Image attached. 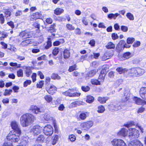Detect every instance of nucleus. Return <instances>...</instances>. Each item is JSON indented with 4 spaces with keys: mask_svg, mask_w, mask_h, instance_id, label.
Segmentation results:
<instances>
[{
    "mask_svg": "<svg viewBox=\"0 0 146 146\" xmlns=\"http://www.w3.org/2000/svg\"><path fill=\"white\" fill-rule=\"evenodd\" d=\"M35 117L30 113H26L21 116L20 123L23 127H26L31 125L35 120Z\"/></svg>",
    "mask_w": 146,
    "mask_h": 146,
    "instance_id": "obj_1",
    "label": "nucleus"
},
{
    "mask_svg": "<svg viewBox=\"0 0 146 146\" xmlns=\"http://www.w3.org/2000/svg\"><path fill=\"white\" fill-rule=\"evenodd\" d=\"M21 133L16 132L15 131H11L7 137L8 141L18 142L19 140V136Z\"/></svg>",
    "mask_w": 146,
    "mask_h": 146,
    "instance_id": "obj_2",
    "label": "nucleus"
},
{
    "mask_svg": "<svg viewBox=\"0 0 146 146\" xmlns=\"http://www.w3.org/2000/svg\"><path fill=\"white\" fill-rule=\"evenodd\" d=\"M129 75L133 77H138L142 75L144 70L139 68H133L128 70Z\"/></svg>",
    "mask_w": 146,
    "mask_h": 146,
    "instance_id": "obj_3",
    "label": "nucleus"
},
{
    "mask_svg": "<svg viewBox=\"0 0 146 146\" xmlns=\"http://www.w3.org/2000/svg\"><path fill=\"white\" fill-rule=\"evenodd\" d=\"M42 128L38 125L34 126L31 129L30 132L34 135H37L41 132L42 131Z\"/></svg>",
    "mask_w": 146,
    "mask_h": 146,
    "instance_id": "obj_4",
    "label": "nucleus"
},
{
    "mask_svg": "<svg viewBox=\"0 0 146 146\" xmlns=\"http://www.w3.org/2000/svg\"><path fill=\"white\" fill-rule=\"evenodd\" d=\"M42 130L44 134L48 136L51 135L53 133V128L50 125L45 126Z\"/></svg>",
    "mask_w": 146,
    "mask_h": 146,
    "instance_id": "obj_5",
    "label": "nucleus"
},
{
    "mask_svg": "<svg viewBox=\"0 0 146 146\" xmlns=\"http://www.w3.org/2000/svg\"><path fill=\"white\" fill-rule=\"evenodd\" d=\"M130 131L129 136L130 139H133L137 138L139 135L138 131L135 129L130 128L129 129Z\"/></svg>",
    "mask_w": 146,
    "mask_h": 146,
    "instance_id": "obj_6",
    "label": "nucleus"
},
{
    "mask_svg": "<svg viewBox=\"0 0 146 146\" xmlns=\"http://www.w3.org/2000/svg\"><path fill=\"white\" fill-rule=\"evenodd\" d=\"M111 144L114 146H126V145L122 139H113L111 142Z\"/></svg>",
    "mask_w": 146,
    "mask_h": 146,
    "instance_id": "obj_7",
    "label": "nucleus"
},
{
    "mask_svg": "<svg viewBox=\"0 0 146 146\" xmlns=\"http://www.w3.org/2000/svg\"><path fill=\"white\" fill-rule=\"evenodd\" d=\"M109 108L111 111H117L121 109V107L119 104H117L115 102H112L109 105Z\"/></svg>",
    "mask_w": 146,
    "mask_h": 146,
    "instance_id": "obj_8",
    "label": "nucleus"
},
{
    "mask_svg": "<svg viewBox=\"0 0 146 146\" xmlns=\"http://www.w3.org/2000/svg\"><path fill=\"white\" fill-rule=\"evenodd\" d=\"M93 125V122L92 121H90L82 123L80 125L81 127L84 130H87Z\"/></svg>",
    "mask_w": 146,
    "mask_h": 146,
    "instance_id": "obj_9",
    "label": "nucleus"
},
{
    "mask_svg": "<svg viewBox=\"0 0 146 146\" xmlns=\"http://www.w3.org/2000/svg\"><path fill=\"white\" fill-rule=\"evenodd\" d=\"M12 129L13 130L12 131H15L16 132L21 133L20 126L19 125L18 123L15 121H12L11 123Z\"/></svg>",
    "mask_w": 146,
    "mask_h": 146,
    "instance_id": "obj_10",
    "label": "nucleus"
},
{
    "mask_svg": "<svg viewBox=\"0 0 146 146\" xmlns=\"http://www.w3.org/2000/svg\"><path fill=\"white\" fill-rule=\"evenodd\" d=\"M32 35V33L31 32H27L25 31L21 32L19 34V36L23 39H25L30 37Z\"/></svg>",
    "mask_w": 146,
    "mask_h": 146,
    "instance_id": "obj_11",
    "label": "nucleus"
},
{
    "mask_svg": "<svg viewBox=\"0 0 146 146\" xmlns=\"http://www.w3.org/2000/svg\"><path fill=\"white\" fill-rule=\"evenodd\" d=\"M29 110L33 113L35 114L39 113L42 112V110L35 106H31Z\"/></svg>",
    "mask_w": 146,
    "mask_h": 146,
    "instance_id": "obj_12",
    "label": "nucleus"
},
{
    "mask_svg": "<svg viewBox=\"0 0 146 146\" xmlns=\"http://www.w3.org/2000/svg\"><path fill=\"white\" fill-rule=\"evenodd\" d=\"M139 93L141 97L146 100V87L141 88L140 89Z\"/></svg>",
    "mask_w": 146,
    "mask_h": 146,
    "instance_id": "obj_13",
    "label": "nucleus"
},
{
    "mask_svg": "<svg viewBox=\"0 0 146 146\" xmlns=\"http://www.w3.org/2000/svg\"><path fill=\"white\" fill-rule=\"evenodd\" d=\"M41 17V14L38 12L33 13L31 15L30 20L33 21L37 19H40Z\"/></svg>",
    "mask_w": 146,
    "mask_h": 146,
    "instance_id": "obj_14",
    "label": "nucleus"
},
{
    "mask_svg": "<svg viewBox=\"0 0 146 146\" xmlns=\"http://www.w3.org/2000/svg\"><path fill=\"white\" fill-rule=\"evenodd\" d=\"M128 146H143V145L140 141L134 140L128 144Z\"/></svg>",
    "mask_w": 146,
    "mask_h": 146,
    "instance_id": "obj_15",
    "label": "nucleus"
},
{
    "mask_svg": "<svg viewBox=\"0 0 146 146\" xmlns=\"http://www.w3.org/2000/svg\"><path fill=\"white\" fill-rule=\"evenodd\" d=\"M46 90L49 94H53L56 91V88L54 86L52 85L50 86L48 89L46 88Z\"/></svg>",
    "mask_w": 146,
    "mask_h": 146,
    "instance_id": "obj_16",
    "label": "nucleus"
},
{
    "mask_svg": "<svg viewBox=\"0 0 146 146\" xmlns=\"http://www.w3.org/2000/svg\"><path fill=\"white\" fill-rule=\"evenodd\" d=\"M134 101L135 104L138 105H141L143 103L146 104V102L139 98L135 97L133 99Z\"/></svg>",
    "mask_w": 146,
    "mask_h": 146,
    "instance_id": "obj_17",
    "label": "nucleus"
},
{
    "mask_svg": "<svg viewBox=\"0 0 146 146\" xmlns=\"http://www.w3.org/2000/svg\"><path fill=\"white\" fill-rule=\"evenodd\" d=\"M128 133V130L127 129L123 128L118 132V135L125 137L127 135Z\"/></svg>",
    "mask_w": 146,
    "mask_h": 146,
    "instance_id": "obj_18",
    "label": "nucleus"
},
{
    "mask_svg": "<svg viewBox=\"0 0 146 146\" xmlns=\"http://www.w3.org/2000/svg\"><path fill=\"white\" fill-rule=\"evenodd\" d=\"M25 73L27 76L29 77L31 74L32 73L31 68L30 66L26 67Z\"/></svg>",
    "mask_w": 146,
    "mask_h": 146,
    "instance_id": "obj_19",
    "label": "nucleus"
},
{
    "mask_svg": "<svg viewBox=\"0 0 146 146\" xmlns=\"http://www.w3.org/2000/svg\"><path fill=\"white\" fill-rule=\"evenodd\" d=\"M108 99V98L107 97H99L98 98V100L101 104L105 103L106 101Z\"/></svg>",
    "mask_w": 146,
    "mask_h": 146,
    "instance_id": "obj_20",
    "label": "nucleus"
},
{
    "mask_svg": "<svg viewBox=\"0 0 146 146\" xmlns=\"http://www.w3.org/2000/svg\"><path fill=\"white\" fill-rule=\"evenodd\" d=\"M117 71L120 74L124 73L126 72L127 70L125 68H123L122 67H118L116 69Z\"/></svg>",
    "mask_w": 146,
    "mask_h": 146,
    "instance_id": "obj_21",
    "label": "nucleus"
},
{
    "mask_svg": "<svg viewBox=\"0 0 146 146\" xmlns=\"http://www.w3.org/2000/svg\"><path fill=\"white\" fill-rule=\"evenodd\" d=\"M64 10L60 8H57L54 11V13L57 15H59L63 13Z\"/></svg>",
    "mask_w": 146,
    "mask_h": 146,
    "instance_id": "obj_22",
    "label": "nucleus"
},
{
    "mask_svg": "<svg viewBox=\"0 0 146 146\" xmlns=\"http://www.w3.org/2000/svg\"><path fill=\"white\" fill-rule=\"evenodd\" d=\"M64 58L65 59L68 58L70 56V53L68 50L66 49L64 51Z\"/></svg>",
    "mask_w": 146,
    "mask_h": 146,
    "instance_id": "obj_23",
    "label": "nucleus"
},
{
    "mask_svg": "<svg viewBox=\"0 0 146 146\" xmlns=\"http://www.w3.org/2000/svg\"><path fill=\"white\" fill-rule=\"evenodd\" d=\"M115 47V44L111 42H108L106 46V47L108 49H114Z\"/></svg>",
    "mask_w": 146,
    "mask_h": 146,
    "instance_id": "obj_24",
    "label": "nucleus"
},
{
    "mask_svg": "<svg viewBox=\"0 0 146 146\" xmlns=\"http://www.w3.org/2000/svg\"><path fill=\"white\" fill-rule=\"evenodd\" d=\"M94 98L92 96H88L87 97L86 101L89 103H92L94 101Z\"/></svg>",
    "mask_w": 146,
    "mask_h": 146,
    "instance_id": "obj_25",
    "label": "nucleus"
},
{
    "mask_svg": "<svg viewBox=\"0 0 146 146\" xmlns=\"http://www.w3.org/2000/svg\"><path fill=\"white\" fill-rule=\"evenodd\" d=\"M44 98L48 103H50L52 101V96L50 95H45L44 96Z\"/></svg>",
    "mask_w": 146,
    "mask_h": 146,
    "instance_id": "obj_26",
    "label": "nucleus"
},
{
    "mask_svg": "<svg viewBox=\"0 0 146 146\" xmlns=\"http://www.w3.org/2000/svg\"><path fill=\"white\" fill-rule=\"evenodd\" d=\"M73 90L72 89H69L68 91L63 93L64 95L66 96L71 97L72 93L73 92Z\"/></svg>",
    "mask_w": 146,
    "mask_h": 146,
    "instance_id": "obj_27",
    "label": "nucleus"
},
{
    "mask_svg": "<svg viewBox=\"0 0 146 146\" xmlns=\"http://www.w3.org/2000/svg\"><path fill=\"white\" fill-rule=\"evenodd\" d=\"M31 41L29 40H27L23 41L21 43V45L22 46H25L31 43Z\"/></svg>",
    "mask_w": 146,
    "mask_h": 146,
    "instance_id": "obj_28",
    "label": "nucleus"
},
{
    "mask_svg": "<svg viewBox=\"0 0 146 146\" xmlns=\"http://www.w3.org/2000/svg\"><path fill=\"white\" fill-rule=\"evenodd\" d=\"M105 110L104 107L102 105H100L98 107V112L99 113H103Z\"/></svg>",
    "mask_w": 146,
    "mask_h": 146,
    "instance_id": "obj_29",
    "label": "nucleus"
},
{
    "mask_svg": "<svg viewBox=\"0 0 146 146\" xmlns=\"http://www.w3.org/2000/svg\"><path fill=\"white\" fill-rule=\"evenodd\" d=\"M86 113H81L79 116L80 118L82 120H84L86 119L87 117Z\"/></svg>",
    "mask_w": 146,
    "mask_h": 146,
    "instance_id": "obj_30",
    "label": "nucleus"
},
{
    "mask_svg": "<svg viewBox=\"0 0 146 146\" xmlns=\"http://www.w3.org/2000/svg\"><path fill=\"white\" fill-rule=\"evenodd\" d=\"M123 56L124 60L128 59L131 57V53L129 52H125L123 54Z\"/></svg>",
    "mask_w": 146,
    "mask_h": 146,
    "instance_id": "obj_31",
    "label": "nucleus"
},
{
    "mask_svg": "<svg viewBox=\"0 0 146 146\" xmlns=\"http://www.w3.org/2000/svg\"><path fill=\"white\" fill-rule=\"evenodd\" d=\"M126 16L131 21H133L134 20V17L133 15L130 13H127L126 14Z\"/></svg>",
    "mask_w": 146,
    "mask_h": 146,
    "instance_id": "obj_32",
    "label": "nucleus"
},
{
    "mask_svg": "<svg viewBox=\"0 0 146 146\" xmlns=\"http://www.w3.org/2000/svg\"><path fill=\"white\" fill-rule=\"evenodd\" d=\"M4 13L6 19H9V17L11 16V12L8 10H6L5 11Z\"/></svg>",
    "mask_w": 146,
    "mask_h": 146,
    "instance_id": "obj_33",
    "label": "nucleus"
},
{
    "mask_svg": "<svg viewBox=\"0 0 146 146\" xmlns=\"http://www.w3.org/2000/svg\"><path fill=\"white\" fill-rule=\"evenodd\" d=\"M91 82L93 85H98L100 84V81L98 80L93 79L91 80Z\"/></svg>",
    "mask_w": 146,
    "mask_h": 146,
    "instance_id": "obj_34",
    "label": "nucleus"
},
{
    "mask_svg": "<svg viewBox=\"0 0 146 146\" xmlns=\"http://www.w3.org/2000/svg\"><path fill=\"white\" fill-rule=\"evenodd\" d=\"M44 140V135H40L36 139V141L39 142H42Z\"/></svg>",
    "mask_w": 146,
    "mask_h": 146,
    "instance_id": "obj_35",
    "label": "nucleus"
},
{
    "mask_svg": "<svg viewBox=\"0 0 146 146\" xmlns=\"http://www.w3.org/2000/svg\"><path fill=\"white\" fill-rule=\"evenodd\" d=\"M67 29L70 31L73 30L75 29V28L71 24H67L66 25Z\"/></svg>",
    "mask_w": 146,
    "mask_h": 146,
    "instance_id": "obj_36",
    "label": "nucleus"
},
{
    "mask_svg": "<svg viewBox=\"0 0 146 146\" xmlns=\"http://www.w3.org/2000/svg\"><path fill=\"white\" fill-rule=\"evenodd\" d=\"M96 70H93L90 71L88 74V76L92 77L94 76L96 73Z\"/></svg>",
    "mask_w": 146,
    "mask_h": 146,
    "instance_id": "obj_37",
    "label": "nucleus"
},
{
    "mask_svg": "<svg viewBox=\"0 0 146 146\" xmlns=\"http://www.w3.org/2000/svg\"><path fill=\"white\" fill-rule=\"evenodd\" d=\"M51 78L53 79L59 80L60 78V77L57 74L53 73L51 76Z\"/></svg>",
    "mask_w": 146,
    "mask_h": 146,
    "instance_id": "obj_38",
    "label": "nucleus"
},
{
    "mask_svg": "<svg viewBox=\"0 0 146 146\" xmlns=\"http://www.w3.org/2000/svg\"><path fill=\"white\" fill-rule=\"evenodd\" d=\"M59 138V136L57 135H56L54 137V139L52 142V144L54 145L56 144L58 141Z\"/></svg>",
    "mask_w": 146,
    "mask_h": 146,
    "instance_id": "obj_39",
    "label": "nucleus"
},
{
    "mask_svg": "<svg viewBox=\"0 0 146 146\" xmlns=\"http://www.w3.org/2000/svg\"><path fill=\"white\" fill-rule=\"evenodd\" d=\"M135 40V38H128L127 39V43L128 44H132Z\"/></svg>",
    "mask_w": 146,
    "mask_h": 146,
    "instance_id": "obj_40",
    "label": "nucleus"
},
{
    "mask_svg": "<svg viewBox=\"0 0 146 146\" xmlns=\"http://www.w3.org/2000/svg\"><path fill=\"white\" fill-rule=\"evenodd\" d=\"M17 76L18 77H23V71L21 69H20L17 72Z\"/></svg>",
    "mask_w": 146,
    "mask_h": 146,
    "instance_id": "obj_41",
    "label": "nucleus"
},
{
    "mask_svg": "<svg viewBox=\"0 0 146 146\" xmlns=\"http://www.w3.org/2000/svg\"><path fill=\"white\" fill-rule=\"evenodd\" d=\"M117 17V13H115V14L111 13L109 14L108 15V17L110 19L113 18L114 19H115Z\"/></svg>",
    "mask_w": 146,
    "mask_h": 146,
    "instance_id": "obj_42",
    "label": "nucleus"
},
{
    "mask_svg": "<svg viewBox=\"0 0 146 146\" xmlns=\"http://www.w3.org/2000/svg\"><path fill=\"white\" fill-rule=\"evenodd\" d=\"M15 15L16 17L19 16H24L23 14V11L21 10L17 11L15 14Z\"/></svg>",
    "mask_w": 146,
    "mask_h": 146,
    "instance_id": "obj_43",
    "label": "nucleus"
},
{
    "mask_svg": "<svg viewBox=\"0 0 146 146\" xmlns=\"http://www.w3.org/2000/svg\"><path fill=\"white\" fill-rule=\"evenodd\" d=\"M81 89L83 91L87 92L89 90L90 88L88 86H82Z\"/></svg>",
    "mask_w": 146,
    "mask_h": 146,
    "instance_id": "obj_44",
    "label": "nucleus"
},
{
    "mask_svg": "<svg viewBox=\"0 0 146 146\" xmlns=\"http://www.w3.org/2000/svg\"><path fill=\"white\" fill-rule=\"evenodd\" d=\"M52 46L51 41L50 39H48L47 41V45L45 46V48L46 49H48Z\"/></svg>",
    "mask_w": 146,
    "mask_h": 146,
    "instance_id": "obj_45",
    "label": "nucleus"
},
{
    "mask_svg": "<svg viewBox=\"0 0 146 146\" xmlns=\"http://www.w3.org/2000/svg\"><path fill=\"white\" fill-rule=\"evenodd\" d=\"M12 92V90H5V92L4 93V95L5 96L9 95Z\"/></svg>",
    "mask_w": 146,
    "mask_h": 146,
    "instance_id": "obj_46",
    "label": "nucleus"
},
{
    "mask_svg": "<svg viewBox=\"0 0 146 146\" xmlns=\"http://www.w3.org/2000/svg\"><path fill=\"white\" fill-rule=\"evenodd\" d=\"M59 51V49L57 47L55 48L53 50L52 53L54 55H56L58 54Z\"/></svg>",
    "mask_w": 146,
    "mask_h": 146,
    "instance_id": "obj_47",
    "label": "nucleus"
},
{
    "mask_svg": "<svg viewBox=\"0 0 146 146\" xmlns=\"http://www.w3.org/2000/svg\"><path fill=\"white\" fill-rule=\"evenodd\" d=\"M46 121H49L52 119V117L49 114H47L44 115V117Z\"/></svg>",
    "mask_w": 146,
    "mask_h": 146,
    "instance_id": "obj_48",
    "label": "nucleus"
},
{
    "mask_svg": "<svg viewBox=\"0 0 146 146\" xmlns=\"http://www.w3.org/2000/svg\"><path fill=\"white\" fill-rule=\"evenodd\" d=\"M76 65H74L70 66L68 70V71L69 72H71L74 70H76Z\"/></svg>",
    "mask_w": 146,
    "mask_h": 146,
    "instance_id": "obj_49",
    "label": "nucleus"
},
{
    "mask_svg": "<svg viewBox=\"0 0 146 146\" xmlns=\"http://www.w3.org/2000/svg\"><path fill=\"white\" fill-rule=\"evenodd\" d=\"M55 25L54 24H53L50 25V27L49 28V31L51 32H54L55 31Z\"/></svg>",
    "mask_w": 146,
    "mask_h": 146,
    "instance_id": "obj_50",
    "label": "nucleus"
},
{
    "mask_svg": "<svg viewBox=\"0 0 146 146\" xmlns=\"http://www.w3.org/2000/svg\"><path fill=\"white\" fill-rule=\"evenodd\" d=\"M33 25L35 28L39 29L40 25L38 21H36L34 22L33 24Z\"/></svg>",
    "mask_w": 146,
    "mask_h": 146,
    "instance_id": "obj_51",
    "label": "nucleus"
},
{
    "mask_svg": "<svg viewBox=\"0 0 146 146\" xmlns=\"http://www.w3.org/2000/svg\"><path fill=\"white\" fill-rule=\"evenodd\" d=\"M5 21L4 16L2 14H0V21L2 24L4 23Z\"/></svg>",
    "mask_w": 146,
    "mask_h": 146,
    "instance_id": "obj_52",
    "label": "nucleus"
},
{
    "mask_svg": "<svg viewBox=\"0 0 146 146\" xmlns=\"http://www.w3.org/2000/svg\"><path fill=\"white\" fill-rule=\"evenodd\" d=\"M130 94L129 93H124V97L125 98V99L124 101H126L128 100L130 96Z\"/></svg>",
    "mask_w": 146,
    "mask_h": 146,
    "instance_id": "obj_53",
    "label": "nucleus"
},
{
    "mask_svg": "<svg viewBox=\"0 0 146 146\" xmlns=\"http://www.w3.org/2000/svg\"><path fill=\"white\" fill-rule=\"evenodd\" d=\"M31 80H27L25 81L24 83V87H26L28 85H29L31 84Z\"/></svg>",
    "mask_w": 146,
    "mask_h": 146,
    "instance_id": "obj_54",
    "label": "nucleus"
},
{
    "mask_svg": "<svg viewBox=\"0 0 146 146\" xmlns=\"http://www.w3.org/2000/svg\"><path fill=\"white\" fill-rule=\"evenodd\" d=\"M111 37L112 39L113 40H115L118 38V36L117 34L115 33H113L111 35Z\"/></svg>",
    "mask_w": 146,
    "mask_h": 146,
    "instance_id": "obj_55",
    "label": "nucleus"
},
{
    "mask_svg": "<svg viewBox=\"0 0 146 146\" xmlns=\"http://www.w3.org/2000/svg\"><path fill=\"white\" fill-rule=\"evenodd\" d=\"M140 44L141 43L140 41H136L133 43V46L135 47H137L139 46Z\"/></svg>",
    "mask_w": 146,
    "mask_h": 146,
    "instance_id": "obj_56",
    "label": "nucleus"
},
{
    "mask_svg": "<svg viewBox=\"0 0 146 146\" xmlns=\"http://www.w3.org/2000/svg\"><path fill=\"white\" fill-rule=\"evenodd\" d=\"M69 139L71 141H74L76 139V137L74 135H71L69 136Z\"/></svg>",
    "mask_w": 146,
    "mask_h": 146,
    "instance_id": "obj_57",
    "label": "nucleus"
},
{
    "mask_svg": "<svg viewBox=\"0 0 146 146\" xmlns=\"http://www.w3.org/2000/svg\"><path fill=\"white\" fill-rule=\"evenodd\" d=\"M105 76H104L103 75L100 74L99 77V80H100L99 81L100 82H103Z\"/></svg>",
    "mask_w": 146,
    "mask_h": 146,
    "instance_id": "obj_58",
    "label": "nucleus"
},
{
    "mask_svg": "<svg viewBox=\"0 0 146 146\" xmlns=\"http://www.w3.org/2000/svg\"><path fill=\"white\" fill-rule=\"evenodd\" d=\"M71 97H75L79 96L80 95V93L77 92L72 93Z\"/></svg>",
    "mask_w": 146,
    "mask_h": 146,
    "instance_id": "obj_59",
    "label": "nucleus"
},
{
    "mask_svg": "<svg viewBox=\"0 0 146 146\" xmlns=\"http://www.w3.org/2000/svg\"><path fill=\"white\" fill-rule=\"evenodd\" d=\"M3 146H13L12 143L8 141H6L4 143Z\"/></svg>",
    "mask_w": 146,
    "mask_h": 146,
    "instance_id": "obj_60",
    "label": "nucleus"
},
{
    "mask_svg": "<svg viewBox=\"0 0 146 146\" xmlns=\"http://www.w3.org/2000/svg\"><path fill=\"white\" fill-rule=\"evenodd\" d=\"M128 27L125 26H122L121 27V31L124 32H126L128 30Z\"/></svg>",
    "mask_w": 146,
    "mask_h": 146,
    "instance_id": "obj_61",
    "label": "nucleus"
},
{
    "mask_svg": "<svg viewBox=\"0 0 146 146\" xmlns=\"http://www.w3.org/2000/svg\"><path fill=\"white\" fill-rule=\"evenodd\" d=\"M44 84V81H41L39 82V84H37V87L39 88H41L43 86Z\"/></svg>",
    "mask_w": 146,
    "mask_h": 146,
    "instance_id": "obj_62",
    "label": "nucleus"
},
{
    "mask_svg": "<svg viewBox=\"0 0 146 146\" xmlns=\"http://www.w3.org/2000/svg\"><path fill=\"white\" fill-rule=\"evenodd\" d=\"M36 74L35 73H33L32 76V78L33 79V82H35L36 80Z\"/></svg>",
    "mask_w": 146,
    "mask_h": 146,
    "instance_id": "obj_63",
    "label": "nucleus"
},
{
    "mask_svg": "<svg viewBox=\"0 0 146 146\" xmlns=\"http://www.w3.org/2000/svg\"><path fill=\"white\" fill-rule=\"evenodd\" d=\"M1 44L2 46V48L3 49L7 48V45L4 42H1Z\"/></svg>",
    "mask_w": 146,
    "mask_h": 146,
    "instance_id": "obj_64",
    "label": "nucleus"
}]
</instances>
